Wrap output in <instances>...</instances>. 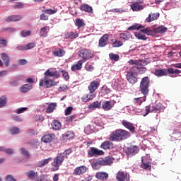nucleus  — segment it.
<instances>
[{
    "instance_id": "obj_51",
    "label": "nucleus",
    "mask_w": 181,
    "mask_h": 181,
    "mask_svg": "<svg viewBox=\"0 0 181 181\" xmlns=\"http://www.w3.org/2000/svg\"><path fill=\"white\" fill-rule=\"evenodd\" d=\"M69 39H76L78 37V33L74 32H70L67 33Z\"/></svg>"
},
{
    "instance_id": "obj_36",
    "label": "nucleus",
    "mask_w": 181,
    "mask_h": 181,
    "mask_svg": "<svg viewBox=\"0 0 181 181\" xmlns=\"http://www.w3.org/2000/svg\"><path fill=\"white\" fill-rule=\"evenodd\" d=\"M144 27L141 24H134L127 28V30H139V29H144Z\"/></svg>"
},
{
    "instance_id": "obj_28",
    "label": "nucleus",
    "mask_w": 181,
    "mask_h": 181,
    "mask_svg": "<svg viewBox=\"0 0 181 181\" xmlns=\"http://www.w3.org/2000/svg\"><path fill=\"white\" fill-rule=\"evenodd\" d=\"M52 53L56 57H63V56L66 54V51L63 49H58L54 51Z\"/></svg>"
},
{
    "instance_id": "obj_17",
    "label": "nucleus",
    "mask_w": 181,
    "mask_h": 181,
    "mask_svg": "<svg viewBox=\"0 0 181 181\" xmlns=\"http://www.w3.org/2000/svg\"><path fill=\"white\" fill-rule=\"evenodd\" d=\"M113 107L114 104L111 101H105L102 104V108L104 111H111Z\"/></svg>"
},
{
    "instance_id": "obj_19",
    "label": "nucleus",
    "mask_w": 181,
    "mask_h": 181,
    "mask_svg": "<svg viewBox=\"0 0 181 181\" xmlns=\"http://www.w3.org/2000/svg\"><path fill=\"white\" fill-rule=\"evenodd\" d=\"M108 173L104 172L97 173L95 175L96 179L98 180L105 181L108 179Z\"/></svg>"
},
{
    "instance_id": "obj_63",
    "label": "nucleus",
    "mask_w": 181,
    "mask_h": 181,
    "mask_svg": "<svg viewBox=\"0 0 181 181\" xmlns=\"http://www.w3.org/2000/svg\"><path fill=\"white\" fill-rule=\"evenodd\" d=\"M73 111V107H68L65 109V115H70Z\"/></svg>"
},
{
    "instance_id": "obj_55",
    "label": "nucleus",
    "mask_w": 181,
    "mask_h": 181,
    "mask_svg": "<svg viewBox=\"0 0 181 181\" xmlns=\"http://www.w3.org/2000/svg\"><path fill=\"white\" fill-rule=\"evenodd\" d=\"M47 15H54V13H57V8L54 9H46Z\"/></svg>"
},
{
    "instance_id": "obj_27",
    "label": "nucleus",
    "mask_w": 181,
    "mask_h": 181,
    "mask_svg": "<svg viewBox=\"0 0 181 181\" xmlns=\"http://www.w3.org/2000/svg\"><path fill=\"white\" fill-rule=\"evenodd\" d=\"M81 11L88 12V13H93V7L88 4H83L80 6Z\"/></svg>"
},
{
    "instance_id": "obj_5",
    "label": "nucleus",
    "mask_w": 181,
    "mask_h": 181,
    "mask_svg": "<svg viewBox=\"0 0 181 181\" xmlns=\"http://www.w3.org/2000/svg\"><path fill=\"white\" fill-rule=\"evenodd\" d=\"M63 162H64L63 156H61V154H59L54 159L53 162L51 163L52 166H53L52 170L54 172H56V170H59V168H60V166L63 165Z\"/></svg>"
},
{
    "instance_id": "obj_22",
    "label": "nucleus",
    "mask_w": 181,
    "mask_h": 181,
    "mask_svg": "<svg viewBox=\"0 0 181 181\" xmlns=\"http://www.w3.org/2000/svg\"><path fill=\"white\" fill-rule=\"evenodd\" d=\"M160 14L159 13H151L148 18L146 19V21L148 23L153 22V21H156L158 18H159Z\"/></svg>"
},
{
    "instance_id": "obj_45",
    "label": "nucleus",
    "mask_w": 181,
    "mask_h": 181,
    "mask_svg": "<svg viewBox=\"0 0 181 181\" xmlns=\"http://www.w3.org/2000/svg\"><path fill=\"white\" fill-rule=\"evenodd\" d=\"M109 57L110 60H112L114 62H118L119 60V55L114 53H110L109 54Z\"/></svg>"
},
{
    "instance_id": "obj_35",
    "label": "nucleus",
    "mask_w": 181,
    "mask_h": 181,
    "mask_svg": "<svg viewBox=\"0 0 181 181\" xmlns=\"http://www.w3.org/2000/svg\"><path fill=\"white\" fill-rule=\"evenodd\" d=\"M101 102L95 101L88 106L89 110H94V108H100Z\"/></svg>"
},
{
    "instance_id": "obj_1",
    "label": "nucleus",
    "mask_w": 181,
    "mask_h": 181,
    "mask_svg": "<svg viewBox=\"0 0 181 181\" xmlns=\"http://www.w3.org/2000/svg\"><path fill=\"white\" fill-rule=\"evenodd\" d=\"M149 84H151V79L149 77H144L140 82L139 91L144 94V97L135 98L134 100L139 105H141L144 102L146 101V95L149 94Z\"/></svg>"
},
{
    "instance_id": "obj_3",
    "label": "nucleus",
    "mask_w": 181,
    "mask_h": 181,
    "mask_svg": "<svg viewBox=\"0 0 181 181\" xmlns=\"http://www.w3.org/2000/svg\"><path fill=\"white\" fill-rule=\"evenodd\" d=\"M139 66L132 67L129 71H127L126 78L129 84L134 86V84H136L138 83V74L140 73Z\"/></svg>"
},
{
    "instance_id": "obj_31",
    "label": "nucleus",
    "mask_w": 181,
    "mask_h": 181,
    "mask_svg": "<svg viewBox=\"0 0 181 181\" xmlns=\"http://www.w3.org/2000/svg\"><path fill=\"white\" fill-rule=\"evenodd\" d=\"M56 107H57V103H50L46 110V112H47V114L53 112V111H54V110L56 109Z\"/></svg>"
},
{
    "instance_id": "obj_57",
    "label": "nucleus",
    "mask_w": 181,
    "mask_h": 181,
    "mask_svg": "<svg viewBox=\"0 0 181 181\" xmlns=\"http://www.w3.org/2000/svg\"><path fill=\"white\" fill-rule=\"evenodd\" d=\"M36 46V43L35 42H30L28 44L25 45V49L26 50H30V49H33Z\"/></svg>"
},
{
    "instance_id": "obj_47",
    "label": "nucleus",
    "mask_w": 181,
    "mask_h": 181,
    "mask_svg": "<svg viewBox=\"0 0 181 181\" xmlns=\"http://www.w3.org/2000/svg\"><path fill=\"white\" fill-rule=\"evenodd\" d=\"M9 132L11 135H18L21 132V130L18 127H11Z\"/></svg>"
},
{
    "instance_id": "obj_30",
    "label": "nucleus",
    "mask_w": 181,
    "mask_h": 181,
    "mask_svg": "<svg viewBox=\"0 0 181 181\" xmlns=\"http://www.w3.org/2000/svg\"><path fill=\"white\" fill-rule=\"evenodd\" d=\"M1 56L2 60L4 63L5 67H8L9 66V62H10L9 57L8 56V54H6L5 53H2L1 54Z\"/></svg>"
},
{
    "instance_id": "obj_61",
    "label": "nucleus",
    "mask_w": 181,
    "mask_h": 181,
    "mask_svg": "<svg viewBox=\"0 0 181 181\" xmlns=\"http://www.w3.org/2000/svg\"><path fill=\"white\" fill-rule=\"evenodd\" d=\"M11 118L13 119V121H16L17 122H22V118L16 115H12Z\"/></svg>"
},
{
    "instance_id": "obj_6",
    "label": "nucleus",
    "mask_w": 181,
    "mask_h": 181,
    "mask_svg": "<svg viewBox=\"0 0 181 181\" xmlns=\"http://www.w3.org/2000/svg\"><path fill=\"white\" fill-rule=\"evenodd\" d=\"M104 151L95 147H90L88 151V156L89 158H97V156H103Z\"/></svg>"
},
{
    "instance_id": "obj_4",
    "label": "nucleus",
    "mask_w": 181,
    "mask_h": 181,
    "mask_svg": "<svg viewBox=\"0 0 181 181\" xmlns=\"http://www.w3.org/2000/svg\"><path fill=\"white\" fill-rule=\"evenodd\" d=\"M78 56L82 59L81 61L86 63L87 60H90V59L94 57V52L90 49H82L78 52Z\"/></svg>"
},
{
    "instance_id": "obj_41",
    "label": "nucleus",
    "mask_w": 181,
    "mask_h": 181,
    "mask_svg": "<svg viewBox=\"0 0 181 181\" xmlns=\"http://www.w3.org/2000/svg\"><path fill=\"white\" fill-rule=\"evenodd\" d=\"M120 39L122 40H129L131 37H132V35H130L129 33H120L119 35Z\"/></svg>"
},
{
    "instance_id": "obj_48",
    "label": "nucleus",
    "mask_w": 181,
    "mask_h": 181,
    "mask_svg": "<svg viewBox=\"0 0 181 181\" xmlns=\"http://www.w3.org/2000/svg\"><path fill=\"white\" fill-rule=\"evenodd\" d=\"M168 74H180V70L174 69L173 68H168Z\"/></svg>"
},
{
    "instance_id": "obj_8",
    "label": "nucleus",
    "mask_w": 181,
    "mask_h": 181,
    "mask_svg": "<svg viewBox=\"0 0 181 181\" xmlns=\"http://www.w3.org/2000/svg\"><path fill=\"white\" fill-rule=\"evenodd\" d=\"M100 79H96L90 83V84L88 87L90 91V94H93L95 90L98 89V87H100Z\"/></svg>"
},
{
    "instance_id": "obj_11",
    "label": "nucleus",
    "mask_w": 181,
    "mask_h": 181,
    "mask_svg": "<svg viewBox=\"0 0 181 181\" xmlns=\"http://www.w3.org/2000/svg\"><path fill=\"white\" fill-rule=\"evenodd\" d=\"M109 39H110V35L108 34L103 35L99 40V42H98L99 47H105V46H107V43H108Z\"/></svg>"
},
{
    "instance_id": "obj_39",
    "label": "nucleus",
    "mask_w": 181,
    "mask_h": 181,
    "mask_svg": "<svg viewBox=\"0 0 181 181\" xmlns=\"http://www.w3.org/2000/svg\"><path fill=\"white\" fill-rule=\"evenodd\" d=\"M57 86V83L52 79L46 80V88H50L51 87H54Z\"/></svg>"
},
{
    "instance_id": "obj_23",
    "label": "nucleus",
    "mask_w": 181,
    "mask_h": 181,
    "mask_svg": "<svg viewBox=\"0 0 181 181\" xmlns=\"http://www.w3.org/2000/svg\"><path fill=\"white\" fill-rule=\"evenodd\" d=\"M168 69H155L154 74L155 76H157V77H163V76H166L168 74Z\"/></svg>"
},
{
    "instance_id": "obj_56",
    "label": "nucleus",
    "mask_w": 181,
    "mask_h": 181,
    "mask_svg": "<svg viewBox=\"0 0 181 181\" xmlns=\"http://www.w3.org/2000/svg\"><path fill=\"white\" fill-rule=\"evenodd\" d=\"M122 42L119 41V40H115V42H114L112 45V47H121V46H122Z\"/></svg>"
},
{
    "instance_id": "obj_7",
    "label": "nucleus",
    "mask_w": 181,
    "mask_h": 181,
    "mask_svg": "<svg viewBox=\"0 0 181 181\" xmlns=\"http://www.w3.org/2000/svg\"><path fill=\"white\" fill-rule=\"evenodd\" d=\"M130 177L131 176L129 173L122 170L117 172L116 175V180L117 181H129Z\"/></svg>"
},
{
    "instance_id": "obj_24",
    "label": "nucleus",
    "mask_w": 181,
    "mask_h": 181,
    "mask_svg": "<svg viewBox=\"0 0 181 181\" xmlns=\"http://www.w3.org/2000/svg\"><path fill=\"white\" fill-rule=\"evenodd\" d=\"M63 141H68L69 139H73L74 138V132L72 131H68L62 135Z\"/></svg>"
},
{
    "instance_id": "obj_9",
    "label": "nucleus",
    "mask_w": 181,
    "mask_h": 181,
    "mask_svg": "<svg viewBox=\"0 0 181 181\" xmlns=\"http://www.w3.org/2000/svg\"><path fill=\"white\" fill-rule=\"evenodd\" d=\"M138 152H139V148L138 146H130L126 151V153L128 156H134V155H136Z\"/></svg>"
},
{
    "instance_id": "obj_34",
    "label": "nucleus",
    "mask_w": 181,
    "mask_h": 181,
    "mask_svg": "<svg viewBox=\"0 0 181 181\" xmlns=\"http://www.w3.org/2000/svg\"><path fill=\"white\" fill-rule=\"evenodd\" d=\"M141 168L145 169V170H151V165L150 162H144V159L141 160Z\"/></svg>"
},
{
    "instance_id": "obj_10",
    "label": "nucleus",
    "mask_w": 181,
    "mask_h": 181,
    "mask_svg": "<svg viewBox=\"0 0 181 181\" xmlns=\"http://www.w3.org/2000/svg\"><path fill=\"white\" fill-rule=\"evenodd\" d=\"M47 77H54V78H59L60 72L59 71H55V69L51 68L46 71Z\"/></svg>"
},
{
    "instance_id": "obj_43",
    "label": "nucleus",
    "mask_w": 181,
    "mask_h": 181,
    "mask_svg": "<svg viewBox=\"0 0 181 181\" xmlns=\"http://www.w3.org/2000/svg\"><path fill=\"white\" fill-rule=\"evenodd\" d=\"M26 175L28 176V179H31V180H33V179H35V177L37 176V173L33 170H29L28 173H26Z\"/></svg>"
},
{
    "instance_id": "obj_54",
    "label": "nucleus",
    "mask_w": 181,
    "mask_h": 181,
    "mask_svg": "<svg viewBox=\"0 0 181 181\" xmlns=\"http://www.w3.org/2000/svg\"><path fill=\"white\" fill-rule=\"evenodd\" d=\"M6 104H7L6 98H0V108H4V107H5Z\"/></svg>"
},
{
    "instance_id": "obj_12",
    "label": "nucleus",
    "mask_w": 181,
    "mask_h": 181,
    "mask_svg": "<svg viewBox=\"0 0 181 181\" xmlns=\"http://www.w3.org/2000/svg\"><path fill=\"white\" fill-rule=\"evenodd\" d=\"M114 158L111 156H107L102 159L100 161L102 162V166H111L114 163Z\"/></svg>"
},
{
    "instance_id": "obj_64",
    "label": "nucleus",
    "mask_w": 181,
    "mask_h": 181,
    "mask_svg": "<svg viewBox=\"0 0 181 181\" xmlns=\"http://www.w3.org/2000/svg\"><path fill=\"white\" fill-rule=\"evenodd\" d=\"M6 181H16V179L13 177V176L8 175L5 177Z\"/></svg>"
},
{
    "instance_id": "obj_44",
    "label": "nucleus",
    "mask_w": 181,
    "mask_h": 181,
    "mask_svg": "<svg viewBox=\"0 0 181 181\" xmlns=\"http://www.w3.org/2000/svg\"><path fill=\"white\" fill-rule=\"evenodd\" d=\"M141 32H143L145 35H147L148 36H152V35H153V30H151V28L149 27L142 29Z\"/></svg>"
},
{
    "instance_id": "obj_16",
    "label": "nucleus",
    "mask_w": 181,
    "mask_h": 181,
    "mask_svg": "<svg viewBox=\"0 0 181 181\" xmlns=\"http://www.w3.org/2000/svg\"><path fill=\"white\" fill-rule=\"evenodd\" d=\"M162 110V103H155L152 104V109L151 112H156L159 114Z\"/></svg>"
},
{
    "instance_id": "obj_49",
    "label": "nucleus",
    "mask_w": 181,
    "mask_h": 181,
    "mask_svg": "<svg viewBox=\"0 0 181 181\" xmlns=\"http://www.w3.org/2000/svg\"><path fill=\"white\" fill-rule=\"evenodd\" d=\"M60 73L62 74V77L64 78V80L67 81L69 78H70V75H69V72L67 71L61 69Z\"/></svg>"
},
{
    "instance_id": "obj_26",
    "label": "nucleus",
    "mask_w": 181,
    "mask_h": 181,
    "mask_svg": "<svg viewBox=\"0 0 181 181\" xmlns=\"http://www.w3.org/2000/svg\"><path fill=\"white\" fill-rule=\"evenodd\" d=\"M134 36L139 40H146L148 37L144 34V31L141 30L139 32L134 33Z\"/></svg>"
},
{
    "instance_id": "obj_14",
    "label": "nucleus",
    "mask_w": 181,
    "mask_h": 181,
    "mask_svg": "<svg viewBox=\"0 0 181 181\" xmlns=\"http://www.w3.org/2000/svg\"><path fill=\"white\" fill-rule=\"evenodd\" d=\"M122 124L123 125V127H124V128H127V129H129V131H130V132H135V127H134V124L124 119L122 122Z\"/></svg>"
},
{
    "instance_id": "obj_60",
    "label": "nucleus",
    "mask_w": 181,
    "mask_h": 181,
    "mask_svg": "<svg viewBox=\"0 0 181 181\" xmlns=\"http://www.w3.org/2000/svg\"><path fill=\"white\" fill-rule=\"evenodd\" d=\"M31 32L28 30H22L21 31V36L23 37H26L27 36H30Z\"/></svg>"
},
{
    "instance_id": "obj_15",
    "label": "nucleus",
    "mask_w": 181,
    "mask_h": 181,
    "mask_svg": "<svg viewBox=\"0 0 181 181\" xmlns=\"http://www.w3.org/2000/svg\"><path fill=\"white\" fill-rule=\"evenodd\" d=\"M84 61L79 60L76 62V64H74L71 67V71H78V70H81L83 69V64Z\"/></svg>"
},
{
    "instance_id": "obj_2",
    "label": "nucleus",
    "mask_w": 181,
    "mask_h": 181,
    "mask_svg": "<svg viewBox=\"0 0 181 181\" xmlns=\"http://www.w3.org/2000/svg\"><path fill=\"white\" fill-rule=\"evenodd\" d=\"M129 136H131V134L128 131L119 129L113 132L110 135L109 139L112 142H119L121 141L128 139Z\"/></svg>"
},
{
    "instance_id": "obj_25",
    "label": "nucleus",
    "mask_w": 181,
    "mask_h": 181,
    "mask_svg": "<svg viewBox=\"0 0 181 181\" xmlns=\"http://www.w3.org/2000/svg\"><path fill=\"white\" fill-rule=\"evenodd\" d=\"M22 20V17L19 15L15 16H11L6 18V22H18L19 21Z\"/></svg>"
},
{
    "instance_id": "obj_62",
    "label": "nucleus",
    "mask_w": 181,
    "mask_h": 181,
    "mask_svg": "<svg viewBox=\"0 0 181 181\" xmlns=\"http://www.w3.org/2000/svg\"><path fill=\"white\" fill-rule=\"evenodd\" d=\"M40 36H41V37H45V36H46V27H44L40 29Z\"/></svg>"
},
{
    "instance_id": "obj_42",
    "label": "nucleus",
    "mask_w": 181,
    "mask_h": 181,
    "mask_svg": "<svg viewBox=\"0 0 181 181\" xmlns=\"http://www.w3.org/2000/svg\"><path fill=\"white\" fill-rule=\"evenodd\" d=\"M73 152V150L71 148H69L65 150L63 153H61L60 155L64 158V159H67L69 158V155H70Z\"/></svg>"
},
{
    "instance_id": "obj_33",
    "label": "nucleus",
    "mask_w": 181,
    "mask_h": 181,
    "mask_svg": "<svg viewBox=\"0 0 181 181\" xmlns=\"http://www.w3.org/2000/svg\"><path fill=\"white\" fill-rule=\"evenodd\" d=\"M29 90H32V85L25 84L20 87L21 93H28Z\"/></svg>"
},
{
    "instance_id": "obj_46",
    "label": "nucleus",
    "mask_w": 181,
    "mask_h": 181,
    "mask_svg": "<svg viewBox=\"0 0 181 181\" xmlns=\"http://www.w3.org/2000/svg\"><path fill=\"white\" fill-rule=\"evenodd\" d=\"M20 152L21 155L23 156H25L27 159H29L30 158V155L29 154V151H28L25 148H21L20 149Z\"/></svg>"
},
{
    "instance_id": "obj_13",
    "label": "nucleus",
    "mask_w": 181,
    "mask_h": 181,
    "mask_svg": "<svg viewBox=\"0 0 181 181\" xmlns=\"http://www.w3.org/2000/svg\"><path fill=\"white\" fill-rule=\"evenodd\" d=\"M87 172V167L85 165H81L79 167H77L74 170V175L75 176H80V175H83Z\"/></svg>"
},
{
    "instance_id": "obj_20",
    "label": "nucleus",
    "mask_w": 181,
    "mask_h": 181,
    "mask_svg": "<svg viewBox=\"0 0 181 181\" xmlns=\"http://www.w3.org/2000/svg\"><path fill=\"white\" fill-rule=\"evenodd\" d=\"M51 126L54 131H60L62 129V122H60L59 120H53Z\"/></svg>"
},
{
    "instance_id": "obj_29",
    "label": "nucleus",
    "mask_w": 181,
    "mask_h": 181,
    "mask_svg": "<svg viewBox=\"0 0 181 181\" xmlns=\"http://www.w3.org/2000/svg\"><path fill=\"white\" fill-rule=\"evenodd\" d=\"M57 139L55 134H48L46 135V143L54 142Z\"/></svg>"
},
{
    "instance_id": "obj_59",
    "label": "nucleus",
    "mask_w": 181,
    "mask_h": 181,
    "mask_svg": "<svg viewBox=\"0 0 181 181\" xmlns=\"http://www.w3.org/2000/svg\"><path fill=\"white\" fill-rule=\"evenodd\" d=\"M28 110V107H21L15 110L16 114H22Z\"/></svg>"
},
{
    "instance_id": "obj_18",
    "label": "nucleus",
    "mask_w": 181,
    "mask_h": 181,
    "mask_svg": "<svg viewBox=\"0 0 181 181\" xmlns=\"http://www.w3.org/2000/svg\"><path fill=\"white\" fill-rule=\"evenodd\" d=\"M100 148L105 149V151H107V149H112L114 148V144L110 141H105L101 144Z\"/></svg>"
},
{
    "instance_id": "obj_21",
    "label": "nucleus",
    "mask_w": 181,
    "mask_h": 181,
    "mask_svg": "<svg viewBox=\"0 0 181 181\" xmlns=\"http://www.w3.org/2000/svg\"><path fill=\"white\" fill-rule=\"evenodd\" d=\"M131 9L133 12H138L139 11H142V9H144V6H142V4H139L138 2H134L131 5Z\"/></svg>"
},
{
    "instance_id": "obj_37",
    "label": "nucleus",
    "mask_w": 181,
    "mask_h": 181,
    "mask_svg": "<svg viewBox=\"0 0 181 181\" xmlns=\"http://www.w3.org/2000/svg\"><path fill=\"white\" fill-rule=\"evenodd\" d=\"M100 166H103V163L101 162V159H99L95 161H93L92 163L93 169H100Z\"/></svg>"
},
{
    "instance_id": "obj_50",
    "label": "nucleus",
    "mask_w": 181,
    "mask_h": 181,
    "mask_svg": "<svg viewBox=\"0 0 181 181\" xmlns=\"http://www.w3.org/2000/svg\"><path fill=\"white\" fill-rule=\"evenodd\" d=\"M85 70H86V71H93V70H94V66H93L91 63L87 62L85 65Z\"/></svg>"
},
{
    "instance_id": "obj_38",
    "label": "nucleus",
    "mask_w": 181,
    "mask_h": 181,
    "mask_svg": "<svg viewBox=\"0 0 181 181\" xmlns=\"http://www.w3.org/2000/svg\"><path fill=\"white\" fill-rule=\"evenodd\" d=\"M139 60L136 59H131L130 61H129V64L134 66L133 67H139V71H141V65H139Z\"/></svg>"
},
{
    "instance_id": "obj_52",
    "label": "nucleus",
    "mask_w": 181,
    "mask_h": 181,
    "mask_svg": "<svg viewBox=\"0 0 181 181\" xmlns=\"http://www.w3.org/2000/svg\"><path fill=\"white\" fill-rule=\"evenodd\" d=\"M76 26H78V28H83V26H84V25H86L84 23V21L80 18H77L76 21Z\"/></svg>"
},
{
    "instance_id": "obj_53",
    "label": "nucleus",
    "mask_w": 181,
    "mask_h": 181,
    "mask_svg": "<svg viewBox=\"0 0 181 181\" xmlns=\"http://www.w3.org/2000/svg\"><path fill=\"white\" fill-rule=\"evenodd\" d=\"M110 12H112L113 13H124V12H126L125 9L122 8H113L112 10H110Z\"/></svg>"
},
{
    "instance_id": "obj_40",
    "label": "nucleus",
    "mask_w": 181,
    "mask_h": 181,
    "mask_svg": "<svg viewBox=\"0 0 181 181\" xmlns=\"http://www.w3.org/2000/svg\"><path fill=\"white\" fill-rule=\"evenodd\" d=\"M168 30V28L164 26H160L154 29L155 33H160L161 35L165 33Z\"/></svg>"
},
{
    "instance_id": "obj_32",
    "label": "nucleus",
    "mask_w": 181,
    "mask_h": 181,
    "mask_svg": "<svg viewBox=\"0 0 181 181\" xmlns=\"http://www.w3.org/2000/svg\"><path fill=\"white\" fill-rule=\"evenodd\" d=\"M149 63V59H145L144 60L139 59V66H141V69L143 73L146 71V68H142V66H146Z\"/></svg>"
},
{
    "instance_id": "obj_58",
    "label": "nucleus",
    "mask_w": 181,
    "mask_h": 181,
    "mask_svg": "<svg viewBox=\"0 0 181 181\" xmlns=\"http://www.w3.org/2000/svg\"><path fill=\"white\" fill-rule=\"evenodd\" d=\"M145 112H143V116L144 117H146V115H148V114H149V112H151V105H148L145 107V110H144Z\"/></svg>"
}]
</instances>
